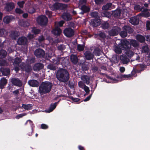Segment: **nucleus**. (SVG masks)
I'll return each instance as SVG.
<instances>
[{
  "label": "nucleus",
  "instance_id": "obj_49",
  "mask_svg": "<svg viewBox=\"0 0 150 150\" xmlns=\"http://www.w3.org/2000/svg\"><path fill=\"white\" fill-rule=\"evenodd\" d=\"M122 49L121 47H120V45H119V47H116L115 49V52L117 54H120L122 52Z\"/></svg>",
  "mask_w": 150,
  "mask_h": 150
},
{
  "label": "nucleus",
  "instance_id": "obj_36",
  "mask_svg": "<svg viewBox=\"0 0 150 150\" xmlns=\"http://www.w3.org/2000/svg\"><path fill=\"white\" fill-rule=\"evenodd\" d=\"M21 61V60L20 58L18 57H16L14 59V61L13 62V65L14 66H18Z\"/></svg>",
  "mask_w": 150,
  "mask_h": 150
},
{
  "label": "nucleus",
  "instance_id": "obj_63",
  "mask_svg": "<svg viewBox=\"0 0 150 150\" xmlns=\"http://www.w3.org/2000/svg\"><path fill=\"white\" fill-rule=\"evenodd\" d=\"M94 54L96 56H99L100 54V50L99 49L95 50Z\"/></svg>",
  "mask_w": 150,
  "mask_h": 150
},
{
  "label": "nucleus",
  "instance_id": "obj_35",
  "mask_svg": "<svg viewBox=\"0 0 150 150\" xmlns=\"http://www.w3.org/2000/svg\"><path fill=\"white\" fill-rule=\"evenodd\" d=\"M125 51H126L125 52L126 55L129 57H131L134 54V52L131 50V48H129V49Z\"/></svg>",
  "mask_w": 150,
  "mask_h": 150
},
{
  "label": "nucleus",
  "instance_id": "obj_52",
  "mask_svg": "<svg viewBox=\"0 0 150 150\" xmlns=\"http://www.w3.org/2000/svg\"><path fill=\"white\" fill-rule=\"evenodd\" d=\"M84 46L83 45L79 44L77 46V50L79 51H82L84 50Z\"/></svg>",
  "mask_w": 150,
  "mask_h": 150
},
{
  "label": "nucleus",
  "instance_id": "obj_50",
  "mask_svg": "<svg viewBox=\"0 0 150 150\" xmlns=\"http://www.w3.org/2000/svg\"><path fill=\"white\" fill-rule=\"evenodd\" d=\"M25 3V2L24 1H19L17 2V4L20 8H23Z\"/></svg>",
  "mask_w": 150,
  "mask_h": 150
},
{
  "label": "nucleus",
  "instance_id": "obj_64",
  "mask_svg": "<svg viewBox=\"0 0 150 150\" xmlns=\"http://www.w3.org/2000/svg\"><path fill=\"white\" fill-rule=\"evenodd\" d=\"M83 89H84V91L86 92V93L87 94L89 93L90 92L89 88L86 85H85L84 87L83 88Z\"/></svg>",
  "mask_w": 150,
  "mask_h": 150
},
{
  "label": "nucleus",
  "instance_id": "obj_13",
  "mask_svg": "<svg viewBox=\"0 0 150 150\" xmlns=\"http://www.w3.org/2000/svg\"><path fill=\"white\" fill-rule=\"evenodd\" d=\"M27 41L28 40L26 37H22L18 38L17 43L19 45H25L27 44Z\"/></svg>",
  "mask_w": 150,
  "mask_h": 150
},
{
  "label": "nucleus",
  "instance_id": "obj_43",
  "mask_svg": "<svg viewBox=\"0 0 150 150\" xmlns=\"http://www.w3.org/2000/svg\"><path fill=\"white\" fill-rule=\"evenodd\" d=\"M131 46H132L134 47H136L139 46V44L135 40H132L130 41Z\"/></svg>",
  "mask_w": 150,
  "mask_h": 150
},
{
  "label": "nucleus",
  "instance_id": "obj_32",
  "mask_svg": "<svg viewBox=\"0 0 150 150\" xmlns=\"http://www.w3.org/2000/svg\"><path fill=\"white\" fill-rule=\"evenodd\" d=\"M100 24L101 28L104 30L108 29L110 27V24L107 21L103 22Z\"/></svg>",
  "mask_w": 150,
  "mask_h": 150
},
{
  "label": "nucleus",
  "instance_id": "obj_5",
  "mask_svg": "<svg viewBox=\"0 0 150 150\" xmlns=\"http://www.w3.org/2000/svg\"><path fill=\"white\" fill-rule=\"evenodd\" d=\"M121 29L118 26H114L108 31V35L110 36L117 35L119 33Z\"/></svg>",
  "mask_w": 150,
  "mask_h": 150
},
{
  "label": "nucleus",
  "instance_id": "obj_21",
  "mask_svg": "<svg viewBox=\"0 0 150 150\" xmlns=\"http://www.w3.org/2000/svg\"><path fill=\"white\" fill-rule=\"evenodd\" d=\"M139 15L142 16L147 18L150 16V14L148 11L147 9L144 8L142 12L139 14Z\"/></svg>",
  "mask_w": 150,
  "mask_h": 150
},
{
  "label": "nucleus",
  "instance_id": "obj_39",
  "mask_svg": "<svg viewBox=\"0 0 150 150\" xmlns=\"http://www.w3.org/2000/svg\"><path fill=\"white\" fill-rule=\"evenodd\" d=\"M11 20V18L10 16H6L4 18L3 21L4 23L8 24L10 23Z\"/></svg>",
  "mask_w": 150,
  "mask_h": 150
},
{
  "label": "nucleus",
  "instance_id": "obj_33",
  "mask_svg": "<svg viewBox=\"0 0 150 150\" xmlns=\"http://www.w3.org/2000/svg\"><path fill=\"white\" fill-rule=\"evenodd\" d=\"M136 39L141 43H144L145 41V38L141 35H138L136 36Z\"/></svg>",
  "mask_w": 150,
  "mask_h": 150
},
{
  "label": "nucleus",
  "instance_id": "obj_47",
  "mask_svg": "<svg viewBox=\"0 0 150 150\" xmlns=\"http://www.w3.org/2000/svg\"><path fill=\"white\" fill-rule=\"evenodd\" d=\"M119 33L121 37L122 38H125L127 36V34L124 30L122 31H120Z\"/></svg>",
  "mask_w": 150,
  "mask_h": 150
},
{
  "label": "nucleus",
  "instance_id": "obj_22",
  "mask_svg": "<svg viewBox=\"0 0 150 150\" xmlns=\"http://www.w3.org/2000/svg\"><path fill=\"white\" fill-rule=\"evenodd\" d=\"M136 67L137 68L134 70V74L136 73H140L143 71L144 66L142 64H139Z\"/></svg>",
  "mask_w": 150,
  "mask_h": 150
},
{
  "label": "nucleus",
  "instance_id": "obj_57",
  "mask_svg": "<svg viewBox=\"0 0 150 150\" xmlns=\"http://www.w3.org/2000/svg\"><path fill=\"white\" fill-rule=\"evenodd\" d=\"M94 1L96 4L99 5L103 3L104 0H94Z\"/></svg>",
  "mask_w": 150,
  "mask_h": 150
},
{
  "label": "nucleus",
  "instance_id": "obj_11",
  "mask_svg": "<svg viewBox=\"0 0 150 150\" xmlns=\"http://www.w3.org/2000/svg\"><path fill=\"white\" fill-rule=\"evenodd\" d=\"M81 11L79 12V13L83 15L85 13H88L90 11V8L89 7L83 5L81 6Z\"/></svg>",
  "mask_w": 150,
  "mask_h": 150
},
{
  "label": "nucleus",
  "instance_id": "obj_10",
  "mask_svg": "<svg viewBox=\"0 0 150 150\" xmlns=\"http://www.w3.org/2000/svg\"><path fill=\"white\" fill-rule=\"evenodd\" d=\"M11 81L13 85L16 86L20 87L23 84L22 81L18 78H12Z\"/></svg>",
  "mask_w": 150,
  "mask_h": 150
},
{
  "label": "nucleus",
  "instance_id": "obj_7",
  "mask_svg": "<svg viewBox=\"0 0 150 150\" xmlns=\"http://www.w3.org/2000/svg\"><path fill=\"white\" fill-rule=\"evenodd\" d=\"M34 54L37 58H40L44 57L45 52L43 49L39 48L36 49L34 52Z\"/></svg>",
  "mask_w": 150,
  "mask_h": 150
},
{
  "label": "nucleus",
  "instance_id": "obj_28",
  "mask_svg": "<svg viewBox=\"0 0 150 150\" xmlns=\"http://www.w3.org/2000/svg\"><path fill=\"white\" fill-rule=\"evenodd\" d=\"M59 101L60 100H59L58 102H55L54 103H51L47 112H50L52 111L57 106V104L59 103Z\"/></svg>",
  "mask_w": 150,
  "mask_h": 150
},
{
  "label": "nucleus",
  "instance_id": "obj_20",
  "mask_svg": "<svg viewBox=\"0 0 150 150\" xmlns=\"http://www.w3.org/2000/svg\"><path fill=\"white\" fill-rule=\"evenodd\" d=\"M1 72L2 74L4 76H8L9 75L10 70L8 68H1L0 69Z\"/></svg>",
  "mask_w": 150,
  "mask_h": 150
},
{
  "label": "nucleus",
  "instance_id": "obj_58",
  "mask_svg": "<svg viewBox=\"0 0 150 150\" xmlns=\"http://www.w3.org/2000/svg\"><path fill=\"white\" fill-rule=\"evenodd\" d=\"M116 78L118 79H121L126 78H127V75H123L122 74H120L117 76Z\"/></svg>",
  "mask_w": 150,
  "mask_h": 150
},
{
  "label": "nucleus",
  "instance_id": "obj_59",
  "mask_svg": "<svg viewBox=\"0 0 150 150\" xmlns=\"http://www.w3.org/2000/svg\"><path fill=\"white\" fill-rule=\"evenodd\" d=\"M65 47L64 45H60L58 46L57 47L58 49L60 51H63L64 50Z\"/></svg>",
  "mask_w": 150,
  "mask_h": 150
},
{
  "label": "nucleus",
  "instance_id": "obj_19",
  "mask_svg": "<svg viewBox=\"0 0 150 150\" xmlns=\"http://www.w3.org/2000/svg\"><path fill=\"white\" fill-rule=\"evenodd\" d=\"M22 69L27 73H29L32 70L31 66L29 64H25L22 67Z\"/></svg>",
  "mask_w": 150,
  "mask_h": 150
},
{
  "label": "nucleus",
  "instance_id": "obj_41",
  "mask_svg": "<svg viewBox=\"0 0 150 150\" xmlns=\"http://www.w3.org/2000/svg\"><path fill=\"white\" fill-rule=\"evenodd\" d=\"M101 75H102L104 76H105L107 79H110L111 80H112L114 81H117V80L115 78H113L112 77L110 76H108V75L106 74L105 73H103L102 72H100L99 73Z\"/></svg>",
  "mask_w": 150,
  "mask_h": 150
},
{
  "label": "nucleus",
  "instance_id": "obj_42",
  "mask_svg": "<svg viewBox=\"0 0 150 150\" xmlns=\"http://www.w3.org/2000/svg\"><path fill=\"white\" fill-rule=\"evenodd\" d=\"M149 48L147 45H145L142 47V52L143 53L148 54Z\"/></svg>",
  "mask_w": 150,
  "mask_h": 150
},
{
  "label": "nucleus",
  "instance_id": "obj_53",
  "mask_svg": "<svg viewBox=\"0 0 150 150\" xmlns=\"http://www.w3.org/2000/svg\"><path fill=\"white\" fill-rule=\"evenodd\" d=\"M68 97L70 99L72 100L73 101L75 102H78L80 100V99L77 98H74L71 96H68Z\"/></svg>",
  "mask_w": 150,
  "mask_h": 150
},
{
  "label": "nucleus",
  "instance_id": "obj_60",
  "mask_svg": "<svg viewBox=\"0 0 150 150\" xmlns=\"http://www.w3.org/2000/svg\"><path fill=\"white\" fill-rule=\"evenodd\" d=\"M78 84L79 87L82 88H83L84 87L85 85H86L81 81H80L78 82Z\"/></svg>",
  "mask_w": 150,
  "mask_h": 150
},
{
  "label": "nucleus",
  "instance_id": "obj_40",
  "mask_svg": "<svg viewBox=\"0 0 150 150\" xmlns=\"http://www.w3.org/2000/svg\"><path fill=\"white\" fill-rule=\"evenodd\" d=\"M6 52L4 50H0V59L4 58L6 55Z\"/></svg>",
  "mask_w": 150,
  "mask_h": 150
},
{
  "label": "nucleus",
  "instance_id": "obj_29",
  "mask_svg": "<svg viewBox=\"0 0 150 150\" xmlns=\"http://www.w3.org/2000/svg\"><path fill=\"white\" fill-rule=\"evenodd\" d=\"M70 59L71 62L74 64H76L78 62V58L76 55H71L70 57Z\"/></svg>",
  "mask_w": 150,
  "mask_h": 150
},
{
  "label": "nucleus",
  "instance_id": "obj_44",
  "mask_svg": "<svg viewBox=\"0 0 150 150\" xmlns=\"http://www.w3.org/2000/svg\"><path fill=\"white\" fill-rule=\"evenodd\" d=\"M47 68L51 70H55L57 69V66L54 64H50L47 66Z\"/></svg>",
  "mask_w": 150,
  "mask_h": 150
},
{
  "label": "nucleus",
  "instance_id": "obj_55",
  "mask_svg": "<svg viewBox=\"0 0 150 150\" xmlns=\"http://www.w3.org/2000/svg\"><path fill=\"white\" fill-rule=\"evenodd\" d=\"M0 83L6 85L7 83V80L5 78L1 79Z\"/></svg>",
  "mask_w": 150,
  "mask_h": 150
},
{
  "label": "nucleus",
  "instance_id": "obj_46",
  "mask_svg": "<svg viewBox=\"0 0 150 150\" xmlns=\"http://www.w3.org/2000/svg\"><path fill=\"white\" fill-rule=\"evenodd\" d=\"M32 32L35 35H37L40 33L41 30L35 27H33L32 29Z\"/></svg>",
  "mask_w": 150,
  "mask_h": 150
},
{
  "label": "nucleus",
  "instance_id": "obj_24",
  "mask_svg": "<svg viewBox=\"0 0 150 150\" xmlns=\"http://www.w3.org/2000/svg\"><path fill=\"white\" fill-rule=\"evenodd\" d=\"M121 12L120 9H117L114 11H113L112 13V15L115 18H118L120 17Z\"/></svg>",
  "mask_w": 150,
  "mask_h": 150
},
{
  "label": "nucleus",
  "instance_id": "obj_38",
  "mask_svg": "<svg viewBox=\"0 0 150 150\" xmlns=\"http://www.w3.org/2000/svg\"><path fill=\"white\" fill-rule=\"evenodd\" d=\"M33 105L32 104H28L27 105L22 104V107L26 110H30L32 109Z\"/></svg>",
  "mask_w": 150,
  "mask_h": 150
},
{
  "label": "nucleus",
  "instance_id": "obj_30",
  "mask_svg": "<svg viewBox=\"0 0 150 150\" xmlns=\"http://www.w3.org/2000/svg\"><path fill=\"white\" fill-rule=\"evenodd\" d=\"M144 7L142 4H136L134 7V9L137 12L142 11Z\"/></svg>",
  "mask_w": 150,
  "mask_h": 150
},
{
  "label": "nucleus",
  "instance_id": "obj_61",
  "mask_svg": "<svg viewBox=\"0 0 150 150\" xmlns=\"http://www.w3.org/2000/svg\"><path fill=\"white\" fill-rule=\"evenodd\" d=\"M98 13L97 12H93L91 13L92 16L95 18H98Z\"/></svg>",
  "mask_w": 150,
  "mask_h": 150
},
{
  "label": "nucleus",
  "instance_id": "obj_26",
  "mask_svg": "<svg viewBox=\"0 0 150 150\" xmlns=\"http://www.w3.org/2000/svg\"><path fill=\"white\" fill-rule=\"evenodd\" d=\"M120 59L121 62L124 64H127L129 60L126 55L124 54H122L120 56Z\"/></svg>",
  "mask_w": 150,
  "mask_h": 150
},
{
  "label": "nucleus",
  "instance_id": "obj_12",
  "mask_svg": "<svg viewBox=\"0 0 150 150\" xmlns=\"http://www.w3.org/2000/svg\"><path fill=\"white\" fill-rule=\"evenodd\" d=\"M81 79L83 81L84 83L86 84H89L91 81V77L90 76L83 75L81 77Z\"/></svg>",
  "mask_w": 150,
  "mask_h": 150
},
{
  "label": "nucleus",
  "instance_id": "obj_31",
  "mask_svg": "<svg viewBox=\"0 0 150 150\" xmlns=\"http://www.w3.org/2000/svg\"><path fill=\"white\" fill-rule=\"evenodd\" d=\"M19 25L22 27L25 28L28 27L30 25V23L27 21L22 20L19 21Z\"/></svg>",
  "mask_w": 150,
  "mask_h": 150
},
{
  "label": "nucleus",
  "instance_id": "obj_23",
  "mask_svg": "<svg viewBox=\"0 0 150 150\" xmlns=\"http://www.w3.org/2000/svg\"><path fill=\"white\" fill-rule=\"evenodd\" d=\"M28 84L33 87H37L39 86V82L36 80H32L28 82Z\"/></svg>",
  "mask_w": 150,
  "mask_h": 150
},
{
  "label": "nucleus",
  "instance_id": "obj_45",
  "mask_svg": "<svg viewBox=\"0 0 150 150\" xmlns=\"http://www.w3.org/2000/svg\"><path fill=\"white\" fill-rule=\"evenodd\" d=\"M112 13L110 12L105 11L102 14V16L103 17H105L107 18H110L111 15Z\"/></svg>",
  "mask_w": 150,
  "mask_h": 150
},
{
  "label": "nucleus",
  "instance_id": "obj_6",
  "mask_svg": "<svg viewBox=\"0 0 150 150\" xmlns=\"http://www.w3.org/2000/svg\"><path fill=\"white\" fill-rule=\"evenodd\" d=\"M63 33L66 37L70 38L74 36V31L71 28H67L64 30Z\"/></svg>",
  "mask_w": 150,
  "mask_h": 150
},
{
  "label": "nucleus",
  "instance_id": "obj_56",
  "mask_svg": "<svg viewBox=\"0 0 150 150\" xmlns=\"http://www.w3.org/2000/svg\"><path fill=\"white\" fill-rule=\"evenodd\" d=\"M35 11V9L33 7H30L28 8V12L30 13L33 14Z\"/></svg>",
  "mask_w": 150,
  "mask_h": 150
},
{
  "label": "nucleus",
  "instance_id": "obj_9",
  "mask_svg": "<svg viewBox=\"0 0 150 150\" xmlns=\"http://www.w3.org/2000/svg\"><path fill=\"white\" fill-rule=\"evenodd\" d=\"M84 55L85 59L88 60L93 59L94 57V54L90 50H87L85 52Z\"/></svg>",
  "mask_w": 150,
  "mask_h": 150
},
{
  "label": "nucleus",
  "instance_id": "obj_17",
  "mask_svg": "<svg viewBox=\"0 0 150 150\" xmlns=\"http://www.w3.org/2000/svg\"><path fill=\"white\" fill-rule=\"evenodd\" d=\"M15 7V5L13 2L8 3L6 4L5 9L7 11H11Z\"/></svg>",
  "mask_w": 150,
  "mask_h": 150
},
{
  "label": "nucleus",
  "instance_id": "obj_37",
  "mask_svg": "<svg viewBox=\"0 0 150 150\" xmlns=\"http://www.w3.org/2000/svg\"><path fill=\"white\" fill-rule=\"evenodd\" d=\"M112 5V4L111 3H108L106 5L103 6L102 9L105 10H108L111 8Z\"/></svg>",
  "mask_w": 150,
  "mask_h": 150
},
{
  "label": "nucleus",
  "instance_id": "obj_34",
  "mask_svg": "<svg viewBox=\"0 0 150 150\" xmlns=\"http://www.w3.org/2000/svg\"><path fill=\"white\" fill-rule=\"evenodd\" d=\"M10 34L11 37L15 39L19 36V33L17 31H13L11 32Z\"/></svg>",
  "mask_w": 150,
  "mask_h": 150
},
{
  "label": "nucleus",
  "instance_id": "obj_3",
  "mask_svg": "<svg viewBox=\"0 0 150 150\" xmlns=\"http://www.w3.org/2000/svg\"><path fill=\"white\" fill-rule=\"evenodd\" d=\"M67 4L56 2L51 6V8L53 11L62 10L65 9L67 8Z\"/></svg>",
  "mask_w": 150,
  "mask_h": 150
},
{
  "label": "nucleus",
  "instance_id": "obj_15",
  "mask_svg": "<svg viewBox=\"0 0 150 150\" xmlns=\"http://www.w3.org/2000/svg\"><path fill=\"white\" fill-rule=\"evenodd\" d=\"M44 67V65L40 63H36L33 67V69L35 71H38L42 69Z\"/></svg>",
  "mask_w": 150,
  "mask_h": 150
},
{
  "label": "nucleus",
  "instance_id": "obj_14",
  "mask_svg": "<svg viewBox=\"0 0 150 150\" xmlns=\"http://www.w3.org/2000/svg\"><path fill=\"white\" fill-rule=\"evenodd\" d=\"M101 24V21L98 18H95L92 20L91 23V25L93 27H96L100 25Z\"/></svg>",
  "mask_w": 150,
  "mask_h": 150
},
{
  "label": "nucleus",
  "instance_id": "obj_8",
  "mask_svg": "<svg viewBox=\"0 0 150 150\" xmlns=\"http://www.w3.org/2000/svg\"><path fill=\"white\" fill-rule=\"evenodd\" d=\"M120 45V47H121L122 50H126L131 48V45L129 42L126 40H123L121 41V43Z\"/></svg>",
  "mask_w": 150,
  "mask_h": 150
},
{
  "label": "nucleus",
  "instance_id": "obj_62",
  "mask_svg": "<svg viewBox=\"0 0 150 150\" xmlns=\"http://www.w3.org/2000/svg\"><path fill=\"white\" fill-rule=\"evenodd\" d=\"M45 40L44 36L43 35H42L39 36L38 38V41L39 42H41L44 41Z\"/></svg>",
  "mask_w": 150,
  "mask_h": 150
},
{
  "label": "nucleus",
  "instance_id": "obj_16",
  "mask_svg": "<svg viewBox=\"0 0 150 150\" xmlns=\"http://www.w3.org/2000/svg\"><path fill=\"white\" fill-rule=\"evenodd\" d=\"M62 18L65 21H69L72 19V17L70 14L67 12H64L62 15Z\"/></svg>",
  "mask_w": 150,
  "mask_h": 150
},
{
  "label": "nucleus",
  "instance_id": "obj_48",
  "mask_svg": "<svg viewBox=\"0 0 150 150\" xmlns=\"http://www.w3.org/2000/svg\"><path fill=\"white\" fill-rule=\"evenodd\" d=\"M81 69L83 71H85L88 70V68L87 65L84 62L81 64Z\"/></svg>",
  "mask_w": 150,
  "mask_h": 150
},
{
  "label": "nucleus",
  "instance_id": "obj_1",
  "mask_svg": "<svg viewBox=\"0 0 150 150\" xmlns=\"http://www.w3.org/2000/svg\"><path fill=\"white\" fill-rule=\"evenodd\" d=\"M56 78L59 81L67 84L70 78V74L67 70L60 68L57 71Z\"/></svg>",
  "mask_w": 150,
  "mask_h": 150
},
{
  "label": "nucleus",
  "instance_id": "obj_2",
  "mask_svg": "<svg viewBox=\"0 0 150 150\" xmlns=\"http://www.w3.org/2000/svg\"><path fill=\"white\" fill-rule=\"evenodd\" d=\"M52 86L49 82H42L39 86V92L40 95L48 93L50 91Z\"/></svg>",
  "mask_w": 150,
  "mask_h": 150
},
{
  "label": "nucleus",
  "instance_id": "obj_4",
  "mask_svg": "<svg viewBox=\"0 0 150 150\" xmlns=\"http://www.w3.org/2000/svg\"><path fill=\"white\" fill-rule=\"evenodd\" d=\"M36 21L39 25L43 26L47 25L48 19L45 15H41L37 18Z\"/></svg>",
  "mask_w": 150,
  "mask_h": 150
},
{
  "label": "nucleus",
  "instance_id": "obj_18",
  "mask_svg": "<svg viewBox=\"0 0 150 150\" xmlns=\"http://www.w3.org/2000/svg\"><path fill=\"white\" fill-rule=\"evenodd\" d=\"M129 22L133 25H137L139 23V19L137 17H133L130 19Z\"/></svg>",
  "mask_w": 150,
  "mask_h": 150
},
{
  "label": "nucleus",
  "instance_id": "obj_27",
  "mask_svg": "<svg viewBox=\"0 0 150 150\" xmlns=\"http://www.w3.org/2000/svg\"><path fill=\"white\" fill-rule=\"evenodd\" d=\"M61 33V29L58 27H56L52 31V33L55 35H59Z\"/></svg>",
  "mask_w": 150,
  "mask_h": 150
},
{
  "label": "nucleus",
  "instance_id": "obj_25",
  "mask_svg": "<svg viewBox=\"0 0 150 150\" xmlns=\"http://www.w3.org/2000/svg\"><path fill=\"white\" fill-rule=\"evenodd\" d=\"M123 30H124L127 33L131 34L133 32V29L128 25H125L123 28Z\"/></svg>",
  "mask_w": 150,
  "mask_h": 150
},
{
  "label": "nucleus",
  "instance_id": "obj_51",
  "mask_svg": "<svg viewBox=\"0 0 150 150\" xmlns=\"http://www.w3.org/2000/svg\"><path fill=\"white\" fill-rule=\"evenodd\" d=\"M98 36L101 38L105 39L106 38V34L104 32H101L98 34Z\"/></svg>",
  "mask_w": 150,
  "mask_h": 150
},
{
  "label": "nucleus",
  "instance_id": "obj_54",
  "mask_svg": "<svg viewBox=\"0 0 150 150\" xmlns=\"http://www.w3.org/2000/svg\"><path fill=\"white\" fill-rule=\"evenodd\" d=\"M15 11L16 13L21 14L23 13V11L21 10L20 8H17L15 10Z\"/></svg>",
  "mask_w": 150,
  "mask_h": 150
}]
</instances>
